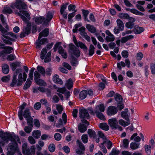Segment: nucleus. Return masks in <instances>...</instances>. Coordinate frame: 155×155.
<instances>
[{
  "label": "nucleus",
  "mask_w": 155,
  "mask_h": 155,
  "mask_svg": "<svg viewBox=\"0 0 155 155\" xmlns=\"http://www.w3.org/2000/svg\"><path fill=\"white\" fill-rule=\"evenodd\" d=\"M11 7L14 11L15 14L19 16L25 22H27L30 20L31 17L28 12L24 10L27 6L26 4L21 0H16L11 5Z\"/></svg>",
  "instance_id": "f257e3e1"
},
{
  "label": "nucleus",
  "mask_w": 155,
  "mask_h": 155,
  "mask_svg": "<svg viewBox=\"0 0 155 155\" xmlns=\"http://www.w3.org/2000/svg\"><path fill=\"white\" fill-rule=\"evenodd\" d=\"M22 69L21 68L16 70L14 74L12 80L11 84L12 86L13 87L16 85L20 86L23 82L26 80L27 74L25 72H24L22 75Z\"/></svg>",
  "instance_id": "f03ea898"
},
{
  "label": "nucleus",
  "mask_w": 155,
  "mask_h": 155,
  "mask_svg": "<svg viewBox=\"0 0 155 155\" xmlns=\"http://www.w3.org/2000/svg\"><path fill=\"white\" fill-rule=\"evenodd\" d=\"M26 105V103H23V104L19 107V110L18 111V115L20 120H22L23 119L22 116L26 119V120L30 121L31 122L32 121L33 119L31 116V112L28 108H26L24 111L23 110L24 109Z\"/></svg>",
  "instance_id": "7ed1b4c3"
},
{
  "label": "nucleus",
  "mask_w": 155,
  "mask_h": 155,
  "mask_svg": "<svg viewBox=\"0 0 155 155\" xmlns=\"http://www.w3.org/2000/svg\"><path fill=\"white\" fill-rule=\"evenodd\" d=\"M109 125L112 129H117L121 131L123 129L122 127L118 124V121L116 118L113 117L109 119L108 121Z\"/></svg>",
  "instance_id": "20e7f679"
},
{
  "label": "nucleus",
  "mask_w": 155,
  "mask_h": 155,
  "mask_svg": "<svg viewBox=\"0 0 155 155\" xmlns=\"http://www.w3.org/2000/svg\"><path fill=\"white\" fill-rule=\"evenodd\" d=\"M47 50L46 48H44L42 50L41 53V58L42 59H45V62H48L51 60L50 56L51 52L50 51L47 53Z\"/></svg>",
  "instance_id": "39448f33"
},
{
  "label": "nucleus",
  "mask_w": 155,
  "mask_h": 155,
  "mask_svg": "<svg viewBox=\"0 0 155 155\" xmlns=\"http://www.w3.org/2000/svg\"><path fill=\"white\" fill-rule=\"evenodd\" d=\"M61 43L60 42L57 43L54 46V51H56V49H58V53L61 54L62 57L64 58H67V55L66 52L64 50L63 48L61 46Z\"/></svg>",
  "instance_id": "423d86ee"
},
{
  "label": "nucleus",
  "mask_w": 155,
  "mask_h": 155,
  "mask_svg": "<svg viewBox=\"0 0 155 155\" xmlns=\"http://www.w3.org/2000/svg\"><path fill=\"white\" fill-rule=\"evenodd\" d=\"M80 54V51L78 49H76L73 51L71 55V62L74 65L78 64V62L76 58L79 57Z\"/></svg>",
  "instance_id": "0eeeda50"
},
{
  "label": "nucleus",
  "mask_w": 155,
  "mask_h": 155,
  "mask_svg": "<svg viewBox=\"0 0 155 155\" xmlns=\"http://www.w3.org/2000/svg\"><path fill=\"white\" fill-rule=\"evenodd\" d=\"M28 21L25 22L27 23V26L26 27L24 28L23 29L22 31L20 34V37L21 38L25 37L26 35H28L30 32L31 25V23H27Z\"/></svg>",
  "instance_id": "6e6552de"
},
{
  "label": "nucleus",
  "mask_w": 155,
  "mask_h": 155,
  "mask_svg": "<svg viewBox=\"0 0 155 155\" xmlns=\"http://www.w3.org/2000/svg\"><path fill=\"white\" fill-rule=\"evenodd\" d=\"M139 136H137V133H134L133 134L131 137L130 139L131 140H134L136 142H140L141 139L143 141H144V137L143 134L140 133L139 134Z\"/></svg>",
  "instance_id": "1a4fd4ad"
},
{
  "label": "nucleus",
  "mask_w": 155,
  "mask_h": 155,
  "mask_svg": "<svg viewBox=\"0 0 155 155\" xmlns=\"http://www.w3.org/2000/svg\"><path fill=\"white\" fill-rule=\"evenodd\" d=\"M117 112V109L116 107L110 106L108 107L107 110V114L109 116H112L116 114Z\"/></svg>",
  "instance_id": "9d476101"
},
{
  "label": "nucleus",
  "mask_w": 155,
  "mask_h": 155,
  "mask_svg": "<svg viewBox=\"0 0 155 155\" xmlns=\"http://www.w3.org/2000/svg\"><path fill=\"white\" fill-rule=\"evenodd\" d=\"M67 5L68 4H66L61 5L60 10L61 15L65 19L67 18L68 15V14L66 11Z\"/></svg>",
  "instance_id": "9b49d317"
},
{
  "label": "nucleus",
  "mask_w": 155,
  "mask_h": 155,
  "mask_svg": "<svg viewBox=\"0 0 155 155\" xmlns=\"http://www.w3.org/2000/svg\"><path fill=\"white\" fill-rule=\"evenodd\" d=\"M62 119L63 121H62L61 119L59 120L58 123L57 124L56 126L58 127H59L60 126L64 124H66L67 121V116L66 114L65 113H63L62 115Z\"/></svg>",
  "instance_id": "f8f14e48"
},
{
  "label": "nucleus",
  "mask_w": 155,
  "mask_h": 155,
  "mask_svg": "<svg viewBox=\"0 0 155 155\" xmlns=\"http://www.w3.org/2000/svg\"><path fill=\"white\" fill-rule=\"evenodd\" d=\"M79 116L81 118H88L89 114L86 110L82 108L80 109L79 112Z\"/></svg>",
  "instance_id": "ddd939ff"
},
{
  "label": "nucleus",
  "mask_w": 155,
  "mask_h": 155,
  "mask_svg": "<svg viewBox=\"0 0 155 155\" xmlns=\"http://www.w3.org/2000/svg\"><path fill=\"white\" fill-rule=\"evenodd\" d=\"M129 21L127 22L125 24V26L127 28L131 29L134 26V22L135 21V19L134 18H130L129 19Z\"/></svg>",
  "instance_id": "4468645a"
},
{
  "label": "nucleus",
  "mask_w": 155,
  "mask_h": 155,
  "mask_svg": "<svg viewBox=\"0 0 155 155\" xmlns=\"http://www.w3.org/2000/svg\"><path fill=\"white\" fill-rule=\"evenodd\" d=\"M27 123L29 126H25L24 128V130L26 133L29 134L32 130V127L33 126V122L32 121L31 122L30 121H28Z\"/></svg>",
  "instance_id": "2eb2a0df"
},
{
  "label": "nucleus",
  "mask_w": 155,
  "mask_h": 155,
  "mask_svg": "<svg viewBox=\"0 0 155 155\" xmlns=\"http://www.w3.org/2000/svg\"><path fill=\"white\" fill-rule=\"evenodd\" d=\"M90 113L93 115H94L95 114H96L97 116L101 120H106L105 117L103 114L99 112H94L93 110H91Z\"/></svg>",
  "instance_id": "dca6fc26"
},
{
  "label": "nucleus",
  "mask_w": 155,
  "mask_h": 155,
  "mask_svg": "<svg viewBox=\"0 0 155 155\" xmlns=\"http://www.w3.org/2000/svg\"><path fill=\"white\" fill-rule=\"evenodd\" d=\"M53 17V15L51 13L48 12L47 13L46 19H45L44 24L45 26H47L48 25V22L51 20Z\"/></svg>",
  "instance_id": "f3484780"
},
{
  "label": "nucleus",
  "mask_w": 155,
  "mask_h": 155,
  "mask_svg": "<svg viewBox=\"0 0 155 155\" xmlns=\"http://www.w3.org/2000/svg\"><path fill=\"white\" fill-rule=\"evenodd\" d=\"M34 20L36 24H39L42 23L43 25H45L44 24L45 18L43 17L40 16L35 17L34 18Z\"/></svg>",
  "instance_id": "a211bd4d"
},
{
  "label": "nucleus",
  "mask_w": 155,
  "mask_h": 155,
  "mask_svg": "<svg viewBox=\"0 0 155 155\" xmlns=\"http://www.w3.org/2000/svg\"><path fill=\"white\" fill-rule=\"evenodd\" d=\"M117 25L118 28L120 29V31H123L124 29V26L123 22L119 19L117 20Z\"/></svg>",
  "instance_id": "6ab92c4d"
},
{
  "label": "nucleus",
  "mask_w": 155,
  "mask_h": 155,
  "mask_svg": "<svg viewBox=\"0 0 155 155\" xmlns=\"http://www.w3.org/2000/svg\"><path fill=\"white\" fill-rule=\"evenodd\" d=\"M49 34V30L47 28L45 29L42 32H41L38 37V40L41 39L43 37H45L47 36Z\"/></svg>",
  "instance_id": "aec40b11"
},
{
  "label": "nucleus",
  "mask_w": 155,
  "mask_h": 155,
  "mask_svg": "<svg viewBox=\"0 0 155 155\" xmlns=\"http://www.w3.org/2000/svg\"><path fill=\"white\" fill-rule=\"evenodd\" d=\"M126 120H127L126 121L123 119H120L118 120V123L120 125L123 127L127 126L130 124V121L129 119Z\"/></svg>",
  "instance_id": "412c9836"
},
{
  "label": "nucleus",
  "mask_w": 155,
  "mask_h": 155,
  "mask_svg": "<svg viewBox=\"0 0 155 155\" xmlns=\"http://www.w3.org/2000/svg\"><path fill=\"white\" fill-rule=\"evenodd\" d=\"M53 80L54 82L58 84L62 85L63 84V82L61 79L59 78V76L56 74L54 76L53 78Z\"/></svg>",
  "instance_id": "4be33fe9"
},
{
  "label": "nucleus",
  "mask_w": 155,
  "mask_h": 155,
  "mask_svg": "<svg viewBox=\"0 0 155 155\" xmlns=\"http://www.w3.org/2000/svg\"><path fill=\"white\" fill-rule=\"evenodd\" d=\"M41 133L40 130H35L32 132V136L36 139H38L41 136Z\"/></svg>",
  "instance_id": "5701e85b"
},
{
  "label": "nucleus",
  "mask_w": 155,
  "mask_h": 155,
  "mask_svg": "<svg viewBox=\"0 0 155 155\" xmlns=\"http://www.w3.org/2000/svg\"><path fill=\"white\" fill-rule=\"evenodd\" d=\"M128 110L127 109H125L124 111H123L121 112L120 115L121 117L124 119L125 120L129 119V116L128 114Z\"/></svg>",
  "instance_id": "b1692460"
},
{
  "label": "nucleus",
  "mask_w": 155,
  "mask_h": 155,
  "mask_svg": "<svg viewBox=\"0 0 155 155\" xmlns=\"http://www.w3.org/2000/svg\"><path fill=\"white\" fill-rule=\"evenodd\" d=\"M112 143L109 140L105 139L101 143V145H106L108 149H110L112 147Z\"/></svg>",
  "instance_id": "393cba45"
},
{
  "label": "nucleus",
  "mask_w": 155,
  "mask_h": 155,
  "mask_svg": "<svg viewBox=\"0 0 155 155\" xmlns=\"http://www.w3.org/2000/svg\"><path fill=\"white\" fill-rule=\"evenodd\" d=\"M99 126L101 129L107 131L109 129V127L108 125L106 123H101L99 124Z\"/></svg>",
  "instance_id": "a878e982"
},
{
  "label": "nucleus",
  "mask_w": 155,
  "mask_h": 155,
  "mask_svg": "<svg viewBox=\"0 0 155 155\" xmlns=\"http://www.w3.org/2000/svg\"><path fill=\"white\" fill-rule=\"evenodd\" d=\"M105 110V107L104 105L103 104H101L97 106L94 111V112H103Z\"/></svg>",
  "instance_id": "bb28decb"
},
{
  "label": "nucleus",
  "mask_w": 155,
  "mask_h": 155,
  "mask_svg": "<svg viewBox=\"0 0 155 155\" xmlns=\"http://www.w3.org/2000/svg\"><path fill=\"white\" fill-rule=\"evenodd\" d=\"M144 31L143 28L139 27L138 26H135L134 29V31L135 34H139Z\"/></svg>",
  "instance_id": "cd10ccee"
},
{
  "label": "nucleus",
  "mask_w": 155,
  "mask_h": 155,
  "mask_svg": "<svg viewBox=\"0 0 155 155\" xmlns=\"http://www.w3.org/2000/svg\"><path fill=\"white\" fill-rule=\"evenodd\" d=\"M134 38V36L132 35L126 36L125 37H122L121 40V42L122 43H125L128 41Z\"/></svg>",
  "instance_id": "c85d7f7f"
},
{
  "label": "nucleus",
  "mask_w": 155,
  "mask_h": 155,
  "mask_svg": "<svg viewBox=\"0 0 155 155\" xmlns=\"http://www.w3.org/2000/svg\"><path fill=\"white\" fill-rule=\"evenodd\" d=\"M79 130L82 133L84 132L87 129L86 126L84 124H80L78 125Z\"/></svg>",
  "instance_id": "c756f323"
},
{
  "label": "nucleus",
  "mask_w": 155,
  "mask_h": 155,
  "mask_svg": "<svg viewBox=\"0 0 155 155\" xmlns=\"http://www.w3.org/2000/svg\"><path fill=\"white\" fill-rule=\"evenodd\" d=\"M118 16L121 19H129L131 18L127 13H120L119 14Z\"/></svg>",
  "instance_id": "7c9ffc66"
},
{
  "label": "nucleus",
  "mask_w": 155,
  "mask_h": 155,
  "mask_svg": "<svg viewBox=\"0 0 155 155\" xmlns=\"http://www.w3.org/2000/svg\"><path fill=\"white\" fill-rule=\"evenodd\" d=\"M65 86L68 89H70L73 86V82L71 79H69L66 82Z\"/></svg>",
  "instance_id": "2f4dec72"
},
{
  "label": "nucleus",
  "mask_w": 155,
  "mask_h": 155,
  "mask_svg": "<svg viewBox=\"0 0 155 155\" xmlns=\"http://www.w3.org/2000/svg\"><path fill=\"white\" fill-rule=\"evenodd\" d=\"M87 92L85 90H84L81 91L79 94V98L83 100L85 98L87 95Z\"/></svg>",
  "instance_id": "473e14b6"
},
{
  "label": "nucleus",
  "mask_w": 155,
  "mask_h": 155,
  "mask_svg": "<svg viewBox=\"0 0 155 155\" xmlns=\"http://www.w3.org/2000/svg\"><path fill=\"white\" fill-rule=\"evenodd\" d=\"M86 26L87 29L91 32L94 33L95 32L96 29L94 26L88 24L86 25Z\"/></svg>",
  "instance_id": "72a5a7b5"
},
{
  "label": "nucleus",
  "mask_w": 155,
  "mask_h": 155,
  "mask_svg": "<svg viewBox=\"0 0 155 155\" xmlns=\"http://www.w3.org/2000/svg\"><path fill=\"white\" fill-rule=\"evenodd\" d=\"M2 12L5 14H10L12 13L13 11L10 7L6 6L4 8Z\"/></svg>",
  "instance_id": "f704fd0d"
},
{
  "label": "nucleus",
  "mask_w": 155,
  "mask_h": 155,
  "mask_svg": "<svg viewBox=\"0 0 155 155\" xmlns=\"http://www.w3.org/2000/svg\"><path fill=\"white\" fill-rule=\"evenodd\" d=\"M27 144L26 143H24L22 145V152L24 155H31L30 153H28L27 152Z\"/></svg>",
  "instance_id": "c9c22d12"
},
{
  "label": "nucleus",
  "mask_w": 155,
  "mask_h": 155,
  "mask_svg": "<svg viewBox=\"0 0 155 155\" xmlns=\"http://www.w3.org/2000/svg\"><path fill=\"white\" fill-rule=\"evenodd\" d=\"M82 12L84 16V20L87 21L88 22H90V21L87 19V15L89 14V12L88 10L84 9L82 10Z\"/></svg>",
  "instance_id": "e433bc0d"
},
{
  "label": "nucleus",
  "mask_w": 155,
  "mask_h": 155,
  "mask_svg": "<svg viewBox=\"0 0 155 155\" xmlns=\"http://www.w3.org/2000/svg\"><path fill=\"white\" fill-rule=\"evenodd\" d=\"M2 71L5 74H7L9 71L8 66L6 64H3L2 66Z\"/></svg>",
  "instance_id": "4c0bfd02"
},
{
  "label": "nucleus",
  "mask_w": 155,
  "mask_h": 155,
  "mask_svg": "<svg viewBox=\"0 0 155 155\" xmlns=\"http://www.w3.org/2000/svg\"><path fill=\"white\" fill-rule=\"evenodd\" d=\"M76 46L78 47H79L84 50L87 51V48L85 45L81 42L78 41Z\"/></svg>",
  "instance_id": "58836bf2"
},
{
  "label": "nucleus",
  "mask_w": 155,
  "mask_h": 155,
  "mask_svg": "<svg viewBox=\"0 0 155 155\" xmlns=\"http://www.w3.org/2000/svg\"><path fill=\"white\" fill-rule=\"evenodd\" d=\"M140 143L132 142L130 144V147L132 149L136 150L139 147Z\"/></svg>",
  "instance_id": "ea45409f"
},
{
  "label": "nucleus",
  "mask_w": 155,
  "mask_h": 155,
  "mask_svg": "<svg viewBox=\"0 0 155 155\" xmlns=\"http://www.w3.org/2000/svg\"><path fill=\"white\" fill-rule=\"evenodd\" d=\"M37 69L38 72H39L43 76L45 75V71L44 68L41 66H38L37 68Z\"/></svg>",
  "instance_id": "a19ab883"
},
{
  "label": "nucleus",
  "mask_w": 155,
  "mask_h": 155,
  "mask_svg": "<svg viewBox=\"0 0 155 155\" xmlns=\"http://www.w3.org/2000/svg\"><path fill=\"white\" fill-rule=\"evenodd\" d=\"M88 134L90 137L95 138L96 136V133L94 131L91 129H89L88 130Z\"/></svg>",
  "instance_id": "79ce46f5"
},
{
  "label": "nucleus",
  "mask_w": 155,
  "mask_h": 155,
  "mask_svg": "<svg viewBox=\"0 0 155 155\" xmlns=\"http://www.w3.org/2000/svg\"><path fill=\"white\" fill-rule=\"evenodd\" d=\"M4 51L5 52V54L11 53H12V51L13 50V49L12 48L9 47H4Z\"/></svg>",
  "instance_id": "37998d69"
},
{
  "label": "nucleus",
  "mask_w": 155,
  "mask_h": 155,
  "mask_svg": "<svg viewBox=\"0 0 155 155\" xmlns=\"http://www.w3.org/2000/svg\"><path fill=\"white\" fill-rule=\"evenodd\" d=\"M54 87L57 90V91L61 93V94H64L66 91L64 87H57L55 86H54Z\"/></svg>",
  "instance_id": "c03bdc74"
},
{
  "label": "nucleus",
  "mask_w": 155,
  "mask_h": 155,
  "mask_svg": "<svg viewBox=\"0 0 155 155\" xmlns=\"http://www.w3.org/2000/svg\"><path fill=\"white\" fill-rule=\"evenodd\" d=\"M35 82L38 85L45 86L46 85V83L43 80L41 79H39L36 81Z\"/></svg>",
  "instance_id": "a18cd8bd"
},
{
  "label": "nucleus",
  "mask_w": 155,
  "mask_h": 155,
  "mask_svg": "<svg viewBox=\"0 0 155 155\" xmlns=\"http://www.w3.org/2000/svg\"><path fill=\"white\" fill-rule=\"evenodd\" d=\"M145 150L147 153L148 154L147 155H150L151 146L150 145H145L144 146Z\"/></svg>",
  "instance_id": "49530a36"
},
{
  "label": "nucleus",
  "mask_w": 155,
  "mask_h": 155,
  "mask_svg": "<svg viewBox=\"0 0 155 155\" xmlns=\"http://www.w3.org/2000/svg\"><path fill=\"white\" fill-rule=\"evenodd\" d=\"M94 46L92 45H91L89 50V55L90 56H91L94 53Z\"/></svg>",
  "instance_id": "de8ad7c7"
},
{
  "label": "nucleus",
  "mask_w": 155,
  "mask_h": 155,
  "mask_svg": "<svg viewBox=\"0 0 155 155\" xmlns=\"http://www.w3.org/2000/svg\"><path fill=\"white\" fill-rule=\"evenodd\" d=\"M31 82L29 79H28L26 81L25 85L24 87V88L25 89H26L28 88L31 84Z\"/></svg>",
  "instance_id": "09e8293b"
},
{
  "label": "nucleus",
  "mask_w": 155,
  "mask_h": 155,
  "mask_svg": "<svg viewBox=\"0 0 155 155\" xmlns=\"http://www.w3.org/2000/svg\"><path fill=\"white\" fill-rule=\"evenodd\" d=\"M35 146H32L31 147L30 151H29L28 150V151H27V152H28V153L31 154V155H34L35 154Z\"/></svg>",
  "instance_id": "8fccbe9b"
},
{
  "label": "nucleus",
  "mask_w": 155,
  "mask_h": 155,
  "mask_svg": "<svg viewBox=\"0 0 155 155\" xmlns=\"http://www.w3.org/2000/svg\"><path fill=\"white\" fill-rule=\"evenodd\" d=\"M115 99L118 103L122 102V98L121 95L118 94H116L115 96Z\"/></svg>",
  "instance_id": "3c124183"
},
{
  "label": "nucleus",
  "mask_w": 155,
  "mask_h": 155,
  "mask_svg": "<svg viewBox=\"0 0 155 155\" xmlns=\"http://www.w3.org/2000/svg\"><path fill=\"white\" fill-rule=\"evenodd\" d=\"M115 39V37L113 35L109 36H107L106 38V40L107 42L112 41Z\"/></svg>",
  "instance_id": "603ef678"
},
{
  "label": "nucleus",
  "mask_w": 155,
  "mask_h": 155,
  "mask_svg": "<svg viewBox=\"0 0 155 155\" xmlns=\"http://www.w3.org/2000/svg\"><path fill=\"white\" fill-rule=\"evenodd\" d=\"M80 34L81 35L83 36L87 33L85 32V28L84 27H81L79 29Z\"/></svg>",
  "instance_id": "864d4df0"
},
{
  "label": "nucleus",
  "mask_w": 155,
  "mask_h": 155,
  "mask_svg": "<svg viewBox=\"0 0 155 155\" xmlns=\"http://www.w3.org/2000/svg\"><path fill=\"white\" fill-rule=\"evenodd\" d=\"M10 79V76L8 75L6 76H4L2 78L1 80L3 82H6L8 81Z\"/></svg>",
  "instance_id": "5fc2aeb1"
},
{
  "label": "nucleus",
  "mask_w": 155,
  "mask_h": 155,
  "mask_svg": "<svg viewBox=\"0 0 155 155\" xmlns=\"http://www.w3.org/2000/svg\"><path fill=\"white\" fill-rule=\"evenodd\" d=\"M35 70V68H31L30 70L29 73V79L30 80H32L33 78V73L34 71Z\"/></svg>",
  "instance_id": "6e6d98bb"
},
{
  "label": "nucleus",
  "mask_w": 155,
  "mask_h": 155,
  "mask_svg": "<svg viewBox=\"0 0 155 155\" xmlns=\"http://www.w3.org/2000/svg\"><path fill=\"white\" fill-rule=\"evenodd\" d=\"M48 149L49 151L51 152H54L55 150V146L54 144H51L48 147Z\"/></svg>",
  "instance_id": "4d7b16f0"
},
{
  "label": "nucleus",
  "mask_w": 155,
  "mask_h": 155,
  "mask_svg": "<svg viewBox=\"0 0 155 155\" xmlns=\"http://www.w3.org/2000/svg\"><path fill=\"white\" fill-rule=\"evenodd\" d=\"M82 141L84 143H86L88 141V136L86 134H83L81 138Z\"/></svg>",
  "instance_id": "13d9d810"
},
{
  "label": "nucleus",
  "mask_w": 155,
  "mask_h": 155,
  "mask_svg": "<svg viewBox=\"0 0 155 155\" xmlns=\"http://www.w3.org/2000/svg\"><path fill=\"white\" fill-rule=\"evenodd\" d=\"M54 137L55 140L59 141L61 139V137L60 134L56 133L54 135Z\"/></svg>",
  "instance_id": "bf43d9fd"
},
{
  "label": "nucleus",
  "mask_w": 155,
  "mask_h": 155,
  "mask_svg": "<svg viewBox=\"0 0 155 155\" xmlns=\"http://www.w3.org/2000/svg\"><path fill=\"white\" fill-rule=\"evenodd\" d=\"M35 81L39 79L40 77V74L38 71H35L34 72Z\"/></svg>",
  "instance_id": "052dcab7"
},
{
  "label": "nucleus",
  "mask_w": 155,
  "mask_h": 155,
  "mask_svg": "<svg viewBox=\"0 0 155 155\" xmlns=\"http://www.w3.org/2000/svg\"><path fill=\"white\" fill-rule=\"evenodd\" d=\"M119 153L118 150L113 149L109 155H118Z\"/></svg>",
  "instance_id": "680f3d73"
},
{
  "label": "nucleus",
  "mask_w": 155,
  "mask_h": 155,
  "mask_svg": "<svg viewBox=\"0 0 155 155\" xmlns=\"http://www.w3.org/2000/svg\"><path fill=\"white\" fill-rule=\"evenodd\" d=\"M117 107L118 108V110H121L124 108V104L122 103V102L118 103L117 104Z\"/></svg>",
  "instance_id": "e2e57ef3"
},
{
  "label": "nucleus",
  "mask_w": 155,
  "mask_h": 155,
  "mask_svg": "<svg viewBox=\"0 0 155 155\" xmlns=\"http://www.w3.org/2000/svg\"><path fill=\"white\" fill-rule=\"evenodd\" d=\"M28 140L29 143L32 144H33L35 143V139L33 137L31 136H30L28 137Z\"/></svg>",
  "instance_id": "0e129e2a"
},
{
  "label": "nucleus",
  "mask_w": 155,
  "mask_h": 155,
  "mask_svg": "<svg viewBox=\"0 0 155 155\" xmlns=\"http://www.w3.org/2000/svg\"><path fill=\"white\" fill-rule=\"evenodd\" d=\"M117 67L120 69H121V66L123 67H125L126 66L125 63L123 61H121L120 63H118L117 64Z\"/></svg>",
  "instance_id": "69168bd1"
},
{
  "label": "nucleus",
  "mask_w": 155,
  "mask_h": 155,
  "mask_svg": "<svg viewBox=\"0 0 155 155\" xmlns=\"http://www.w3.org/2000/svg\"><path fill=\"white\" fill-rule=\"evenodd\" d=\"M149 114L148 113H147L144 116V120L147 122H150L151 120L149 117Z\"/></svg>",
  "instance_id": "338daca9"
},
{
  "label": "nucleus",
  "mask_w": 155,
  "mask_h": 155,
  "mask_svg": "<svg viewBox=\"0 0 155 155\" xmlns=\"http://www.w3.org/2000/svg\"><path fill=\"white\" fill-rule=\"evenodd\" d=\"M56 108L59 113H61L63 109L61 105L59 104L57 105Z\"/></svg>",
  "instance_id": "774afa93"
}]
</instances>
